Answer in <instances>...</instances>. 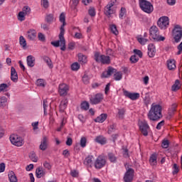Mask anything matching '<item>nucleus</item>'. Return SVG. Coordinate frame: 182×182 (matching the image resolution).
<instances>
[{
    "mask_svg": "<svg viewBox=\"0 0 182 182\" xmlns=\"http://www.w3.org/2000/svg\"><path fill=\"white\" fill-rule=\"evenodd\" d=\"M66 16L65 13H61L60 15V22H62L63 25L60 27V32L59 34V40L56 41H52L51 45L55 48H59L61 46V50H66V40H65V26L66 25Z\"/></svg>",
    "mask_w": 182,
    "mask_h": 182,
    "instance_id": "f257e3e1",
    "label": "nucleus"
},
{
    "mask_svg": "<svg viewBox=\"0 0 182 182\" xmlns=\"http://www.w3.org/2000/svg\"><path fill=\"white\" fill-rule=\"evenodd\" d=\"M162 110L163 107L161 105L152 104L147 114L148 119L152 122H157V120H160V119L163 117V114H161Z\"/></svg>",
    "mask_w": 182,
    "mask_h": 182,
    "instance_id": "f03ea898",
    "label": "nucleus"
},
{
    "mask_svg": "<svg viewBox=\"0 0 182 182\" xmlns=\"http://www.w3.org/2000/svg\"><path fill=\"white\" fill-rule=\"evenodd\" d=\"M149 36L154 39V41H156V42H163L166 40V38L160 36L159 28H157L156 26H152L149 28Z\"/></svg>",
    "mask_w": 182,
    "mask_h": 182,
    "instance_id": "7ed1b4c3",
    "label": "nucleus"
},
{
    "mask_svg": "<svg viewBox=\"0 0 182 182\" xmlns=\"http://www.w3.org/2000/svg\"><path fill=\"white\" fill-rule=\"evenodd\" d=\"M139 6L144 12L146 14H151L153 11H154V7L153 4L147 0H140L139 1Z\"/></svg>",
    "mask_w": 182,
    "mask_h": 182,
    "instance_id": "20e7f679",
    "label": "nucleus"
},
{
    "mask_svg": "<svg viewBox=\"0 0 182 182\" xmlns=\"http://www.w3.org/2000/svg\"><path fill=\"white\" fill-rule=\"evenodd\" d=\"M94 59L100 62L102 65H110V57L109 55H100L99 52L95 53Z\"/></svg>",
    "mask_w": 182,
    "mask_h": 182,
    "instance_id": "39448f33",
    "label": "nucleus"
},
{
    "mask_svg": "<svg viewBox=\"0 0 182 182\" xmlns=\"http://www.w3.org/2000/svg\"><path fill=\"white\" fill-rule=\"evenodd\" d=\"M114 1H109L107 6L104 8V14L108 18H110L113 14L116 13V9L114 8Z\"/></svg>",
    "mask_w": 182,
    "mask_h": 182,
    "instance_id": "423d86ee",
    "label": "nucleus"
},
{
    "mask_svg": "<svg viewBox=\"0 0 182 182\" xmlns=\"http://www.w3.org/2000/svg\"><path fill=\"white\" fill-rule=\"evenodd\" d=\"M173 38L176 43L181 41L182 38V28L180 25H176L172 31Z\"/></svg>",
    "mask_w": 182,
    "mask_h": 182,
    "instance_id": "0eeeda50",
    "label": "nucleus"
},
{
    "mask_svg": "<svg viewBox=\"0 0 182 182\" xmlns=\"http://www.w3.org/2000/svg\"><path fill=\"white\" fill-rule=\"evenodd\" d=\"M103 94L97 93L95 95L90 96V105H99V103H102L103 102Z\"/></svg>",
    "mask_w": 182,
    "mask_h": 182,
    "instance_id": "6e6552de",
    "label": "nucleus"
},
{
    "mask_svg": "<svg viewBox=\"0 0 182 182\" xmlns=\"http://www.w3.org/2000/svg\"><path fill=\"white\" fill-rule=\"evenodd\" d=\"M10 141L14 144V146H16L17 147L23 146V139L22 137L16 134H13L10 136Z\"/></svg>",
    "mask_w": 182,
    "mask_h": 182,
    "instance_id": "1a4fd4ad",
    "label": "nucleus"
},
{
    "mask_svg": "<svg viewBox=\"0 0 182 182\" xmlns=\"http://www.w3.org/2000/svg\"><path fill=\"white\" fill-rule=\"evenodd\" d=\"M157 24L161 29H167V28H168V25H170L168 17L167 16L161 17L158 20Z\"/></svg>",
    "mask_w": 182,
    "mask_h": 182,
    "instance_id": "9d476101",
    "label": "nucleus"
},
{
    "mask_svg": "<svg viewBox=\"0 0 182 182\" xmlns=\"http://www.w3.org/2000/svg\"><path fill=\"white\" fill-rule=\"evenodd\" d=\"M139 129L141 130V132L142 133L143 136H148L149 129H150V127L149 126L147 121L146 120L141 121L139 123Z\"/></svg>",
    "mask_w": 182,
    "mask_h": 182,
    "instance_id": "9b49d317",
    "label": "nucleus"
},
{
    "mask_svg": "<svg viewBox=\"0 0 182 182\" xmlns=\"http://www.w3.org/2000/svg\"><path fill=\"white\" fill-rule=\"evenodd\" d=\"M105 166H106V159L102 156H98L95 161V168L100 170V168H102Z\"/></svg>",
    "mask_w": 182,
    "mask_h": 182,
    "instance_id": "f8f14e48",
    "label": "nucleus"
},
{
    "mask_svg": "<svg viewBox=\"0 0 182 182\" xmlns=\"http://www.w3.org/2000/svg\"><path fill=\"white\" fill-rule=\"evenodd\" d=\"M134 177V169L129 168L127 169V172L124 176V182H132Z\"/></svg>",
    "mask_w": 182,
    "mask_h": 182,
    "instance_id": "ddd939ff",
    "label": "nucleus"
},
{
    "mask_svg": "<svg viewBox=\"0 0 182 182\" xmlns=\"http://www.w3.org/2000/svg\"><path fill=\"white\" fill-rule=\"evenodd\" d=\"M69 85L65 83H62L59 85L58 87V93L60 96H67L69 92Z\"/></svg>",
    "mask_w": 182,
    "mask_h": 182,
    "instance_id": "4468645a",
    "label": "nucleus"
},
{
    "mask_svg": "<svg viewBox=\"0 0 182 182\" xmlns=\"http://www.w3.org/2000/svg\"><path fill=\"white\" fill-rule=\"evenodd\" d=\"M123 93L126 97L131 99V100H137L140 97V94L139 93H132L127 90H124Z\"/></svg>",
    "mask_w": 182,
    "mask_h": 182,
    "instance_id": "2eb2a0df",
    "label": "nucleus"
},
{
    "mask_svg": "<svg viewBox=\"0 0 182 182\" xmlns=\"http://www.w3.org/2000/svg\"><path fill=\"white\" fill-rule=\"evenodd\" d=\"M117 70L113 68V67H109L107 71H105L102 74V77H109L113 73H116Z\"/></svg>",
    "mask_w": 182,
    "mask_h": 182,
    "instance_id": "dca6fc26",
    "label": "nucleus"
},
{
    "mask_svg": "<svg viewBox=\"0 0 182 182\" xmlns=\"http://www.w3.org/2000/svg\"><path fill=\"white\" fill-rule=\"evenodd\" d=\"M156 55V46H154V44L150 43L148 46V56L150 58H154Z\"/></svg>",
    "mask_w": 182,
    "mask_h": 182,
    "instance_id": "f3484780",
    "label": "nucleus"
},
{
    "mask_svg": "<svg viewBox=\"0 0 182 182\" xmlns=\"http://www.w3.org/2000/svg\"><path fill=\"white\" fill-rule=\"evenodd\" d=\"M176 109H177V104L176 103L173 104L168 109V116L167 117V119L170 120L171 117L174 116V113H176Z\"/></svg>",
    "mask_w": 182,
    "mask_h": 182,
    "instance_id": "a211bd4d",
    "label": "nucleus"
},
{
    "mask_svg": "<svg viewBox=\"0 0 182 182\" xmlns=\"http://www.w3.org/2000/svg\"><path fill=\"white\" fill-rule=\"evenodd\" d=\"M26 36L29 41H35V39L36 38V31H35L34 29L29 30L28 31H27Z\"/></svg>",
    "mask_w": 182,
    "mask_h": 182,
    "instance_id": "6ab92c4d",
    "label": "nucleus"
},
{
    "mask_svg": "<svg viewBox=\"0 0 182 182\" xmlns=\"http://www.w3.org/2000/svg\"><path fill=\"white\" fill-rule=\"evenodd\" d=\"M39 149L40 150H42V151H45V150L48 149V137L43 136L41 140V144L39 146Z\"/></svg>",
    "mask_w": 182,
    "mask_h": 182,
    "instance_id": "aec40b11",
    "label": "nucleus"
},
{
    "mask_svg": "<svg viewBox=\"0 0 182 182\" xmlns=\"http://www.w3.org/2000/svg\"><path fill=\"white\" fill-rule=\"evenodd\" d=\"M168 70H174L176 69V60L169 59L166 61Z\"/></svg>",
    "mask_w": 182,
    "mask_h": 182,
    "instance_id": "412c9836",
    "label": "nucleus"
},
{
    "mask_svg": "<svg viewBox=\"0 0 182 182\" xmlns=\"http://www.w3.org/2000/svg\"><path fill=\"white\" fill-rule=\"evenodd\" d=\"M11 80L12 82H18V73L14 67L11 68Z\"/></svg>",
    "mask_w": 182,
    "mask_h": 182,
    "instance_id": "4be33fe9",
    "label": "nucleus"
},
{
    "mask_svg": "<svg viewBox=\"0 0 182 182\" xmlns=\"http://www.w3.org/2000/svg\"><path fill=\"white\" fill-rule=\"evenodd\" d=\"M45 174H46V173L45 172V170H43V168L38 167L36 168V176L37 178H41V177L45 176Z\"/></svg>",
    "mask_w": 182,
    "mask_h": 182,
    "instance_id": "5701e85b",
    "label": "nucleus"
},
{
    "mask_svg": "<svg viewBox=\"0 0 182 182\" xmlns=\"http://www.w3.org/2000/svg\"><path fill=\"white\" fill-rule=\"evenodd\" d=\"M180 89H181V82H180V80H176L171 87V90L172 92H177Z\"/></svg>",
    "mask_w": 182,
    "mask_h": 182,
    "instance_id": "b1692460",
    "label": "nucleus"
},
{
    "mask_svg": "<svg viewBox=\"0 0 182 182\" xmlns=\"http://www.w3.org/2000/svg\"><path fill=\"white\" fill-rule=\"evenodd\" d=\"M27 65L29 68H33L35 66V57L33 55L27 56Z\"/></svg>",
    "mask_w": 182,
    "mask_h": 182,
    "instance_id": "393cba45",
    "label": "nucleus"
},
{
    "mask_svg": "<svg viewBox=\"0 0 182 182\" xmlns=\"http://www.w3.org/2000/svg\"><path fill=\"white\" fill-rule=\"evenodd\" d=\"M106 119H107V114H101L95 119V122L96 123H103Z\"/></svg>",
    "mask_w": 182,
    "mask_h": 182,
    "instance_id": "a878e982",
    "label": "nucleus"
},
{
    "mask_svg": "<svg viewBox=\"0 0 182 182\" xmlns=\"http://www.w3.org/2000/svg\"><path fill=\"white\" fill-rule=\"evenodd\" d=\"M66 107H68V99H64L61 101L60 104V112L61 113H63L65 110L66 109Z\"/></svg>",
    "mask_w": 182,
    "mask_h": 182,
    "instance_id": "bb28decb",
    "label": "nucleus"
},
{
    "mask_svg": "<svg viewBox=\"0 0 182 182\" xmlns=\"http://www.w3.org/2000/svg\"><path fill=\"white\" fill-rule=\"evenodd\" d=\"M95 141H96V143H99L100 144H102V145L106 144L107 143L106 138L102 135L96 136Z\"/></svg>",
    "mask_w": 182,
    "mask_h": 182,
    "instance_id": "cd10ccee",
    "label": "nucleus"
},
{
    "mask_svg": "<svg viewBox=\"0 0 182 182\" xmlns=\"http://www.w3.org/2000/svg\"><path fill=\"white\" fill-rule=\"evenodd\" d=\"M84 164H85V166H90V167H92V164H93V156L89 155L87 156L84 161Z\"/></svg>",
    "mask_w": 182,
    "mask_h": 182,
    "instance_id": "c85d7f7f",
    "label": "nucleus"
},
{
    "mask_svg": "<svg viewBox=\"0 0 182 182\" xmlns=\"http://www.w3.org/2000/svg\"><path fill=\"white\" fill-rule=\"evenodd\" d=\"M43 60L47 64V65L48 66V68H50V69L53 68V63H52V60H50L49 57L44 55L43 57Z\"/></svg>",
    "mask_w": 182,
    "mask_h": 182,
    "instance_id": "c756f323",
    "label": "nucleus"
},
{
    "mask_svg": "<svg viewBox=\"0 0 182 182\" xmlns=\"http://www.w3.org/2000/svg\"><path fill=\"white\" fill-rule=\"evenodd\" d=\"M78 61L80 62V63H84V65L87 63V56H86L82 53H79L78 54Z\"/></svg>",
    "mask_w": 182,
    "mask_h": 182,
    "instance_id": "7c9ffc66",
    "label": "nucleus"
},
{
    "mask_svg": "<svg viewBox=\"0 0 182 182\" xmlns=\"http://www.w3.org/2000/svg\"><path fill=\"white\" fill-rule=\"evenodd\" d=\"M149 163L151 166H156L157 164V156L155 154L151 156Z\"/></svg>",
    "mask_w": 182,
    "mask_h": 182,
    "instance_id": "2f4dec72",
    "label": "nucleus"
},
{
    "mask_svg": "<svg viewBox=\"0 0 182 182\" xmlns=\"http://www.w3.org/2000/svg\"><path fill=\"white\" fill-rule=\"evenodd\" d=\"M9 178L10 182H18V178H16V176H15V173H14V171H11L9 173Z\"/></svg>",
    "mask_w": 182,
    "mask_h": 182,
    "instance_id": "473e14b6",
    "label": "nucleus"
},
{
    "mask_svg": "<svg viewBox=\"0 0 182 182\" xmlns=\"http://www.w3.org/2000/svg\"><path fill=\"white\" fill-rule=\"evenodd\" d=\"M108 160L111 161V163H116L117 161V157H116V155L113 153H109L108 154Z\"/></svg>",
    "mask_w": 182,
    "mask_h": 182,
    "instance_id": "72a5a7b5",
    "label": "nucleus"
},
{
    "mask_svg": "<svg viewBox=\"0 0 182 182\" xmlns=\"http://www.w3.org/2000/svg\"><path fill=\"white\" fill-rule=\"evenodd\" d=\"M136 39L139 43H140L141 45H144L145 43H147V42H149V39L144 38L141 37V36H139L138 37H136Z\"/></svg>",
    "mask_w": 182,
    "mask_h": 182,
    "instance_id": "f704fd0d",
    "label": "nucleus"
},
{
    "mask_svg": "<svg viewBox=\"0 0 182 182\" xmlns=\"http://www.w3.org/2000/svg\"><path fill=\"white\" fill-rule=\"evenodd\" d=\"M110 31L112 32L114 35H119V31H117V27L114 24H112L109 26Z\"/></svg>",
    "mask_w": 182,
    "mask_h": 182,
    "instance_id": "c9c22d12",
    "label": "nucleus"
},
{
    "mask_svg": "<svg viewBox=\"0 0 182 182\" xmlns=\"http://www.w3.org/2000/svg\"><path fill=\"white\" fill-rule=\"evenodd\" d=\"M124 113H126V109L124 108L118 109V117L119 119H124Z\"/></svg>",
    "mask_w": 182,
    "mask_h": 182,
    "instance_id": "e433bc0d",
    "label": "nucleus"
},
{
    "mask_svg": "<svg viewBox=\"0 0 182 182\" xmlns=\"http://www.w3.org/2000/svg\"><path fill=\"white\" fill-rule=\"evenodd\" d=\"M82 82L84 85H89L90 83V77L87 74H85L82 77Z\"/></svg>",
    "mask_w": 182,
    "mask_h": 182,
    "instance_id": "4c0bfd02",
    "label": "nucleus"
},
{
    "mask_svg": "<svg viewBox=\"0 0 182 182\" xmlns=\"http://www.w3.org/2000/svg\"><path fill=\"white\" fill-rule=\"evenodd\" d=\"M29 159L33 161L34 163L38 162V156L35 152H31L29 154Z\"/></svg>",
    "mask_w": 182,
    "mask_h": 182,
    "instance_id": "58836bf2",
    "label": "nucleus"
},
{
    "mask_svg": "<svg viewBox=\"0 0 182 182\" xmlns=\"http://www.w3.org/2000/svg\"><path fill=\"white\" fill-rule=\"evenodd\" d=\"M122 77H123V73H122V72L115 73L114 75V80H122Z\"/></svg>",
    "mask_w": 182,
    "mask_h": 182,
    "instance_id": "ea45409f",
    "label": "nucleus"
},
{
    "mask_svg": "<svg viewBox=\"0 0 182 182\" xmlns=\"http://www.w3.org/2000/svg\"><path fill=\"white\" fill-rule=\"evenodd\" d=\"M8 98H6V97H1L0 98V107H4V106H6Z\"/></svg>",
    "mask_w": 182,
    "mask_h": 182,
    "instance_id": "a19ab883",
    "label": "nucleus"
},
{
    "mask_svg": "<svg viewBox=\"0 0 182 182\" xmlns=\"http://www.w3.org/2000/svg\"><path fill=\"white\" fill-rule=\"evenodd\" d=\"M126 16V8L122 7L119 11V19H124Z\"/></svg>",
    "mask_w": 182,
    "mask_h": 182,
    "instance_id": "79ce46f5",
    "label": "nucleus"
},
{
    "mask_svg": "<svg viewBox=\"0 0 182 182\" xmlns=\"http://www.w3.org/2000/svg\"><path fill=\"white\" fill-rule=\"evenodd\" d=\"M19 43L23 48H26V40H25V38L22 36L19 38Z\"/></svg>",
    "mask_w": 182,
    "mask_h": 182,
    "instance_id": "37998d69",
    "label": "nucleus"
},
{
    "mask_svg": "<svg viewBox=\"0 0 182 182\" xmlns=\"http://www.w3.org/2000/svg\"><path fill=\"white\" fill-rule=\"evenodd\" d=\"M79 4V0H71V8L73 11H76V7Z\"/></svg>",
    "mask_w": 182,
    "mask_h": 182,
    "instance_id": "c03bdc74",
    "label": "nucleus"
},
{
    "mask_svg": "<svg viewBox=\"0 0 182 182\" xmlns=\"http://www.w3.org/2000/svg\"><path fill=\"white\" fill-rule=\"evenodd\" d=\"M25 16H26L25 13H23V11H20L18 15V21H20L21 22L25 21Z\"/></svg>",
    "mask_w": 182,
    "mask_h": 182,
    "instance_id": "a18cd8bd",
    "label": "nucleus"
},
{
    "mask_svg": "<svg viewBox=\"0 0 182 182\" xmlns=\"http://www.w3.org/2000/svg\"><path fill=\"white\" fill-rule=\"evenodd\" d=\"M88 14L90 16H96V9L94 7H90L88 10Z\"/></svg>",
    "mask_w": 182,
    "mask_h": 182,
    "instance_id": "49530a36",
    "label": "nucleus"
},
{
    "mask_svg": "<svg viewBox=\"0 0 182 182\" xmlns=\"http://www.w3.org/2000/svg\"><path fill=\"white\" fill-rule=\"evenodd\" d=\"M71 69L72 70H79V69H80V64L78 63H73L71 65Z\"/></svg>",
    "mask_w": 182,
    "mask_h": 182,
    "instance_id": "de8ad7c7",
    "label": "nucleus"
},
{
    "mask_svg": "<svg viewBox=\"0 0 182 182\" xmlns=\"http://www.w3.org/2000/svg\"><path fill=\"white\" fill-rule=\"evenodd\" d=\"M89 102L85 101L81 104V109L82 110H89Z\"/></svg>",
    "mask_w": 182,
    "mask_h": 182,
    "instance_id": "09e8293b",
    "label": "nucleus"
},
{
    "mask_svg": "<svg viewBox=\"0 0 182 182\" xmlns=\"http://www.w3.org/2000/svg\"><path fill=\"white\" fill-rule=\"evenodd\" d=\"M43 109H44V114H48V100H44L43 101Z\"/></svg>",
    "mask_w": 182,
    "mask_h": 182,
    "instance_id": "8fccbe9b",
    "label": "nucleus"
},
{
    "mask_svg": "<svg viewBox=\"0 0 182 182\" xmlns=\"http://www.w3.org/2000/svg\"><path fill=\"white\" fill-rule=\"evenodd\" d=\"M46 21L48 22V23L53 22V14H48L46 17Z\"/></svg>",
    "mask_w": 182,
    "mask_h": 182,
    "instance_id": "3c124183",
    "label": "nucleus"
},
{
    "mask_svg": "<svg viewBox=\"0 0 182 182\" xmlns=\"http://www.w3.org/2000/svg\"><path fill=\"white\" fill-rule=\"evenodd\" d=\"M87 142V139L86 137L82 136L80 139V146L81 147H86V143Z\"/></svg>",
    "mask_w": 182,
    "mask_h": 182,
    "instance_id": "603ef678",
    "label": "nucleus"
},
{
    "mask_svg": "<svg viewBox=\"0 0 182 182\" xmlns=\"http://www.w3.org/2000/svg\"><path fill=\"white\" fill-rule=\"evenodd\" d=\"M21 12H23L26 15H29L31 14V8L29 6H24Z\"/></svg>",
    "mask_w": 182,
    "mask_h": 182,
    "instance_id": "864d4df0",
    "label": "nucleus"
},
{
    "mask_svg": "<svg viewBox=\"0 0 182 182\" xmlns=\"http://www.w3.org/2000/svg\"><path fill=\"white\" fill-rule=\"evenodd\" d=\"M170 143L168 142V140H164L162 141V147L163 149H168V146H169Z\"/></svg>",
    "mask_w": 182,
    "mask_h": 182,
    "instance_id": "5fc2aeb1",
    "label": "nucleus"
},
{
    "mask_svg": "<svg viewBox=\"0 0 182 182\" xmlns=\"http://www.w3.org/2000/svg\"><path fill=\"white\" fill-rule=\"evenodd\" d=\"M37 86H41L42 87H45V82L43 79H38L36 82Z\"/></svg>",
    "mask_w": 182,
    "mask_h": 182,
    "instance_id": "6e6d98bb",
    "label": "nucleus"
},
{
    "mask_svg": "<svg viewBox=\"0 0 182 182\" xmlns=\"http://www.w3.org/2000/svg\"><path fill=\"white\" fill-rule=\"evenodd\" d=\"M116 130V125L114 124H112L109 126V127L108 128V134H112V132H114Z\"/></svg>",
    "mask_w": 182,
    "mask_h": 182,
    "instance_id": "4d7b16f0",
    "label": "nucleus"
},
{
    "mask_svg": "<svg viewBox=\"0 0 182 182\" xmlns=\"http://www.w3.org/2000/svg\"><path fill=\"white\" fill-rule=\"evenodd\" d=\"M130 61L132 62V63H137V62H139V58L136 55H132L130 58Z\"/></svg>",
    "mask_w": 182,
    "mask_h": 182,
    "instance_id": "13d9d810",
    "label": "nucleus"
},
{
    "mask_svg": "<svg viewBox=\"0 0 182 182\" xmlns=\"http://www.w3.org/2000/svg\"><path fill=\"white\" fill-rule=\"evenodd\" d=\"M180 171V169L178 168V166L177 164H173V174H177Z\"/></svg>",
    "mask_w": 182,
    "mask_h": 182,
    "instance_id": "bf43d9fd",
    "label": "nucleus"
},
{
    "mask_svg": "<svg viewBox=\"0 0 182 182\" xmlns=\"http://www.w3.org/2000/svg\"><path fill=\"white\" fill-rule=\"evenodd\" d=\"M6 89H8V85L3 83L0 85V93L1 92H4V90H6Z\"/></svg>",
    "mask_w": 182,
    "mask_h": 182,
    "instance_id": "052dcab7",
    "label": "nucleus"
},
{
    "mask_svg": "<svg viewBox=\"0 0 182 182\" xmlns=\"http://www.w3.org/2000/svg\"><path fill=\"white\" fill-rule=\"evenodd\" d=\"M65 144L67 146H72V144H73V140L72 139V138L68 136L67 137V141L65 142Z\"/></svg>",
    "mask_w": 182,
    "mask_h": 182,
    "instance_id": "680f3d73",
    "label": "nucleus"
},
{
    "mask_svg": "<svg viewBox=\"0 0 182 182\" xmlns=\"http://www.w3.org/2000/svg\"><path fill=\"white\" fill-rule=\"evenodd\" d=\"M43 8L48 9L49 8V1L48 0H42V4Z\"/></svg>",
    "mask_w": 182,
    "mask_h": 182,
    "instance_id": "e2e57ef3",
    "label": "nucleus"
},
{
    "mask_svg": "<svg viewBox=\"0 0 182 182\" xmlns=\"http://www.w3.org/2000/svg\"><path fill=\"white\" fill-rule=\"evenodd\" d=\"M134 53L135 55H137L139 58H143V53H141V50L135 49L134 50Z\"/></svg>",
    "mask_w": 182,
    "mask_h": 182,
    "instance_id": "0e129e2a",
    "label": "nucleus"
},
{
    "mask_svg": "<svg viewBox=\"0 0 182 182\" xmlns=\"http://www.w3.org/2000/svg\"><path fill=\"white\" fill-rule=\"evenodd\" d=\"M43 166L45 168H47V170H50V168H52V166H50V164H49L48 161H45L43 163Z\"/></svg>",
    "mask_w": 182,
    "mask_h": 182,
    "instance_id": "69168bd1",
    "label": "nucleus"
},
{
    "mask_svg": "<svg viewBox=\"0 0 182 182\" xmlns=\"http://www.w3.org/2000/svg\"><path fill=\"white\" fill-rule=\"evenodd\" d=\"M178 49V52L176 53V55H181L182 53V42L177 47Z\"/></svg>",
    "mask_w": 182,
    "mask_h": 182,
    "instance_id": "338daca9",
    "label": "nucleus"
},
{
    "mask_svg": "<svg viewBox=\"0 0 182 182\" xmlns=\"http://www.w3.org/2000/svg\"><path fill=\"white\" fill-rule=\"evenodd\" d=\"M38 39L39 41H41V42L45 41V35H43L42 33H38Z\"/></svg>",
    "mask_w": 182,
    "mask_h": 182,
    "instance_id": "774afa93",
    "label": "nucleus"
}]
</instances>
